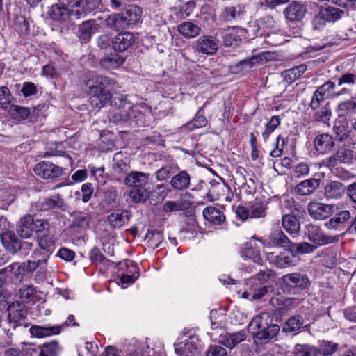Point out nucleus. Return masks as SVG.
I'll list each match as a JSON object with an SVG mask.
<instances>
[{"label":"nucleus","mask_w":356,"mask_h":356,"mask_svg":"<svg viewBox=\"0 0 356 356\" xmlns=\"http://www.w3.org/2000/svg\"><path fill=\"white\" fill-rule=\"evenodd\" d=\"M118 82L109 76L94 71L85 72L80 79V88L94 108H102L111 104Z\"/></svg>","instance_id":"f257e3e1"},{"label":"nucleus","mask_w":356,"mask_h":356,"mask_svg":"<svg viewBox=\"0 0 356 356\" xmlns=\"http://www.w3.org/2000/svg\"><path fill=\"white\" fill-rule=\"evenodd\" d=\"M142 15L141 9L136 5H129L120 13L110 15L106 19V25L108 28L118 31L125 29L130 25L138 23Z\"/></svg>","instance_id":"f03ea898"},{"label":"nucleus","mask_w":356,"mask_h":356,"mask_svg":"<svg viewBox=\"0 0 356 356\" xmlns=\"http://www.w3.org/2000/svg\"><path fill=\"white\" fill-rule=\"evenodd\" d=\"M264 316L267 314H262L254 317L249 323L248 329L254 334L255 341L264 343L275 337L279 332L280 327L277 324L268 325L266 321L264 323Z\"/></svg>","instance_id":"7ed1b4c3"},{"label":"nucleus","mask_w":356,"mask_h":356,"mask_svg":"<svg viewBox=\"0 0 356 356\" xmlns=\"http://www.w3.org/2000/svg\"><path fill=\"white\" fill-rule=\"evenodd\" d=\"M281 284L284 292L298 294L300 291L309 289L311 282L307 274L294 272L283 275Z\"/></svg>","instance_id":"20e7f679"},{"label":"nucleus","mask_w":356,"mask_h":356,"mask_svg":"<svg viewBox=\"0 0 356 356\" xmlns=\"http://www.w3.org/2000/svg\"><path fill=\"white\" fill-rule=\"evenodd\" d=\"M0 239L6 250L13 255L21 252L23 255L26 256L33 247L31 243L20 240L15 233L10 230L1 233Z\"/></svg>","instance_id":"39448f33"},{"label":"nucleus","mask_w":356,"mask_h":356,"mask_svg":"<svg viewBox=\"0 0 356 356\" xmlns=\"http://www.w3.org/2000/svg\"><path fill=\"white\" fill-rule=\"evenodd\" d=\"M70 7L71 17L79 19L85 17L101 4V0H58Z\"/></svg>","instance_id":"423d86ee"},{"label":"nucleus","mask_w":356,"mask_h":356,"mask_svg":"<svg viewBox=\"0 0 356 356\" xmlns=\"http://www.w3.org/2000/svg\"><path fill=\"white\" fill-rule=\"evenodd\" d=\"M74 327L79 326L76 323L74 316L70 315L64 323L54 326H39L32 325L30 328L31 334L38 338H43L46 337H50L53 335L59 334L63 327Z\"/></svg>","instance_id":"0eeeda50"},{"label":"nucleus","mask_w":356,"mask_h":356,"mask_svg":"<svg viewBox=\"0 0 356 356\" xmlns=\"http://www.w3.org/2000/svg\"><path fill=\"white\" fill-rule=\"evenodd\" d=\"M32 207L38 211L60 209L65 211L67 205L60 195L57 194L47 197H42L32 204Z\"/></svg>","instance_id":"6e6552de"},{"label":"nucleus","mask_w":356,"mask_h":356,"mask_svg":"<svg viewBox=\"0 0 356 356\" xmlns=\"http://www.w3.org/2000/svg\"><path fill=\"white\" fill-rule=\"evenodd\" d=\"M192 48L197 53L213 55L218 49V40L211 35H202L192 44Z\"/></svg>","instance_id":"1a4fd4ad"},{"label":"nucleus","mask_w":356,"mask_h":356,"mask_svg":"<svg viewBox=\"0 0 356 356\" xmlns=\"http://www.w3.org/2000/svg\"><path fill=\"white\" fill-rule=\"evenodd\" d=\"M306 234L308 239L316 245L330 244L339 241V236H329L325 234L318 226L309 224L306 227Z\"/></svg>","instance_id":"9d476101"},{"label":"nucleus","mask_w":356,"mask_h":356,"mask_svg":"<svg viewBox=\"0 0 356 356\" xmlns=\"http://www.w3.org/2000/svg\"><path fill=\"white\" fill-rule=\"evenodd\" d=\"M309 214L315 220H323L330 217L337 207L334 204L311 202L307 207Z\"/></svg>","instance_id":"9b49d317"},{"label":"nucleus","mask_w":356,"mask_h":356,"mask_svg":"<svg viewBox=\"0 0 356 356\" xmlns=\"http://www.w3.org/2000/svg\"><path fill=\"white\" fill-rule=\"evenodd\" d=\"M35 173L43 179H55L59 177L63 172V168L58 166L53 163L43 161L35 165Z\"/></svg>","instance_id":"f8f14e48"},{"label":"nucleus","mask_w":356,"mask_h":356,"mask_svg":"<svg viewBox=\"0 0 356 356\" xmlns=\"http://www.w3.org/2000/svg\"><path fill=\"white\" fill-rule=\"evenodd\" d=\"M26 308V305L19 301L13 302L9 305L8 318L10 324L13 325L14 329L21 325V321L26 318L27 311Z\"/></svg>","instance_id":"ddd939ff"},{"label":"nucleus","mask_w":356,"mask_h":356,"mask_svg":"<svg viewBox=\"0 0 356 356\" xmlns=\"http://www.w3.org/2000/svg\"><path fill=\"white\" fill-rule=\"evenodd\" d=\"M66 3L59 1L48 8L47 15L54 22L63 24L71 17L70 10Z\"/></svg>","instance_id":"4468645a"},{"label":"nucleus","mask_w":356,"mask_h":356,"mask_svg":"<svg viewBox=\"0 0 356 356\" xmlns=\"http://www.w3.org/2000/svg\"><path fill=\"white\" fill-rule=\"evenodd\" d=\"M266 254L267 260L278 268H287L296 264V257L290 254L288 248L279 254H275L273 252H266Z\"/></svg>","instance_id":"2eb2a0df"},{"label":"nucleus","mask_w":356,"mask_h":356,"mask_svg":"<svg viewBox=\"0 0 356 356\" xmlns=\"http://www.w3.org/2000/svg\"><path fill=\"white\" fill-rule=\"evenodd\" d=\"M353 158V151L342 147L337 152L330 157L323 160V163L327 167H334L338 163H347L351 161Z\"/></svg>","instance_id":"dca6fc26"},{"label":"nucleus","mask_w":356,"mask_h":356,"mask_svg":"<svg viewBox=\"0 0 356 356\" xmlns=\"http://www.w3.org/2000/svg\"><path fill=\"white\" fill-rule=\"evenodd\" d=\"M350 220V213L348 210H343L331 218L325 223V226L328 229H334L343 231L348 227Z\"/></svg>","instance_id":"f3484780"},{"label":"nucleus","mask_w":356,"mask_h":356,"mask_svg":"<svg viewBox=\"0 0 356 356\" xmlns=\"http://www.w3.org/2000/svg\"><path fill=\"white\" fill-rule=\"evenodd\" d=\"M96 31V21L95 19L86 20L78 25L76 35L81 43L86 44L90 41Z\"/></svg>","instance_id":"a211bd4d"},{"label":"nucleus","mask_w":356,"mask_h":356,"mask_svg":"<svg viewBox=\"0 0 356 356\" xmlns=\"http://www.w3.org/2000/svg\"><path fill=\"white\" fill-rule=\"evenodd\" d=\"M135 37L130 32L120 33L112 40V47L115 51L123 52L133 45Z\"/></svg>","instance_id":"6ab92c4d"},{"label":"nucleus","mask_w":356,"mask_h":356,"mask_svg":"<svg viewBox=\"0 0 356 356\" xmlns=\"http://www.w3.org/2000/svg\"><path fill=\"white\" fill-rule=\"evenodd\" d=\"M149 174L134 171L126 176L124 183L131 188H138L145 187L149 181Z\"/></svg>","instance_id":"aec40b11"},{"label":"nucleus","mask_w":356,"mask_h":356,"mask_svg":"<svg viewBox=\"0 0 356 356\" xmlns=\"http://www.w3.org/2000/svg\"><path fill=\"white\" fill-rule=\"evenodd\" d=\"M33 216L26 214L20 218L16 224V232L20 238H29L33 235Z\"/></svg>","instance_id":"412c9836"},{"label":"nucleus","mask_w":356,"mask_h":356,"mask_svg":"<svg viewBox=\"0 0 356 356\" xmlns=\"http://www.w3.org/2000/svg\"><path fill=\"white\" fill-rule=\"evenodd\" d=\"M306 8L300 2L293 1L284 10V15L287 20L291 22L300 21L306 13Z\"/></svg>","instance_id":"4be33fe9"},{"label":"nucleus","mask_w":356,"mask_h":356,"mask_svg":"<svg viewBox=\"0 0 356 356\" xmlns=\"http://www.w3.org/2000/svg\"><path fill=\"white\" fill-rule=\"evenodd\" d=\"M334 140L328 134H321L316 136L314 140L315 149L320 154L330 152L334 146Z\"/></svg>","instance_id":"5701e85b"},{"label":"nucleus","mask_w":356,"mask_h":356,"mask_svg":"<svg viewBox=\"0 0 356 356\" xmlns=\"http://www.w3.org/2000/svg\"><path fill=\"white\" fill-rule=\"evenodd\" d=\"M321 179L310 178L300 182L295 187V192L299 195H309L319 188Z\"/></svg>","instance_id":"b1692460"},{"label":"nucleus","mask_w":356,"mask_h":356,"mask_svg":"<svg viewBox=\"0 0 356 356\" xmlns=\"http://www.w3.org/2000/svg\"><path fill=\"white\" fill-rule=\"evenodd\" d=\"M344 14L343 10L332 6H321L318 13L321 19L328 22H334L340 19Z\"/></svg>","instance_id":"393cba45"},{"label":"nucleus","mask_w":356,"mask_h":356,"mask_svg":"<svg viewBox=\"0 0 356 356\" xmlns=\"http://www.w3.org/2000/svg\"><path fill=\"white\" fill-rule=\"evenodd\" d=\"M264 54L262 55L259 54L256 56H252L251 57H248L238 62L235 64L232 67L234 69V72L235 73H243L249 71L252 67H254L255 65L259 63L263 60V57Z\"/></svg>","instance_id":"a878e982"},{"label":"nucleus","mask_w":356,"mask_h":356,"mask_svg":"<svg viewBox=\"0 0 356 356\" xmlns=\"http://www.w3.org/2000/svg\"><path fill=\"white\" fill-rule=\"evenodd\" d=\"M202 214L205 220L215 225H220L225 220L223 212L213 206H209L204 209Z\"/></svg>","instance_id":"bb28decb"},{"label":"nucleus","mask_w":356,"mask_h":356,"mask_svg":"<svg viewBox=\"0 0 356 356\" xmlns=\"http://www.w3.org/2000/svg\"><path fill=\"white\" fill-rule=\"evenodd\" d=\"M246 332L241 330L234 333H226L221 335L220 343L229 349H232L241 342L246 339Z\"/></svg>","instance_id":"cd10ccee"},{"label":"nucleus","mask_w":356,"mask_h":356,"mask_svg":"<svg viewBox=\"0 0 356 356\" xmlns=\"http://www.w3.org/2000/svg\"><path fill=\"white\" fill-rule=\"evenodd\" d=\"M268 243L273 246L288 250L292 245V241L282 230L271 232L268 236Z\"/></svg>","instance_id":"c85d7f7f"},{"label":"nucleus","mask_w":356,"mask_h":356,"mask_svg":"<svg viewBox=\"0 0 356 356\" xmlns=\"http://www.w3.org/2000/svg\"><path fill=\"white\" fill-rule=\"evenodd\" d=\"M130 216L127 209H117L108 216V222L112 227L119 228L129 222Z\"/></svg>","instance_id":"c756f323"},{"label":"nucleus","mask_w":356,"mask_h":356,"mask_svg":"<svg viewBox=\"0 0 356 356\" xmlns=\"http://www.w3.org/2000/svg\"><path fill=\"white\" fill-rule=\"evenodd\" d=\"M124 62L122 56L116 53L105 54L99 60V65L105 70L116 69Z\"/></svg>","instance_id":"7c9ffc66"},{"label":"nucleus","mask_w":356,"mask_h":356,"mask_svg":"<svg viewBox=\"0 0 356 356\" xmlns=\"http://www.w3.org/2000/svg\"><path fill=\"white\" fill-rule=\"evenodd\" d=\"M170 185L177 191L186 190L190 187L191 176L186 170H182L172 177Z\"/></svg>","instance_id":"2f4dec72"},{"label":"nucleus","mask_w":356,"mask_h":356,"mask_svg":"<svg viewBox=\"0 0 356 356\" xmlns=\"http://www.w3.org/2000/svg\"><path fill=\"white\" fill-rule=\"evenodd\" d=\"M304 320L302 316L295 315L289 318L284 323L282 331L284 332H293L298 331L301 327L305 330H309L310 325H305L303 326Z\"/></svg>","instance_id":"473e14b6"},{"label":"nucleus","mask_w":356,"mask_h":356,"mask_svg":"<svg viewBox=\"0 0 356 356\" xmlns=\"http://www.w3.org/2000/svg\"><path fill=\"white\" fill-rule=\"evenodd\" d=\"M177 31L186 38H193L201 32V28L191 22H184L177 26Z\"/></svg>","instance_id":"72a5a7b5"},{"label":"nucleus","mask_w":356,"mask_h":356,"mask_svg":"<svg viewBox=\"0 0 356 356\" xmlns=\"http://www.w3.org/2000/svg\"><path fill=\"white\" fill-rule=\"evenodd\" d=\"M240 253L242 257L251 259L254 263L261 264L263 261L259 248L252 246L250 243H246L241 248Z\"/></svg>","instance_id":"f704fd0d"},{"label":"nucleus","mask_w":356,"mask_h":356,"mask_svg":"<svg viewBox=\"0 0 356 356\" xmlns=\"http://www.w3.org/2000/svg\"><path fill=\"white\" fill-rule=\"evenodd\" d=\"M339 348V343L326 340L320 341L316 346L318 356H332Z\"/></svg>","instance_id":"c9c22d12"},{"label":"nucleus","mask_w":356,"mask_h":356,"mask_svg":"<svg viewBox=\"0 0 356 356\" xmlns=\"http://www.w3.org/2000/svg\"><path fill=\"white\" fill-rule=\"evenodd\" d=\"M284 229L291 234H298L300 229L299 220L293 215H284L282 220Z\"/></svg>","instance_id":"e433bc0d"},{"label":"nucleus","mask_w":356,"mask_h":356,"mask_svg":"<svg viewBox=\"0 0 356 356\" xmlns=\"http://www.w3.org/2000/svg\"><path fill=\"white\" fill-rule=\"evenodd\" d=\"M344 192L343 184L339 181H331L325 187V195L327 198H340Z\"/></svg>","instance_id":"4c0bfd02"},{"label":"nucleus","mask_w":356,"mask_h":356,"mask_svg":"<svg viewBox=\"0 0 356 356\" xmlns=\"http://www.w3.org/2000/svg\"><path fill=\"white\" fill-rule=\"evenodd\" d=\"M152 194L151 191L145 187L131 188L129 192V197L134 203H145Z\"/></svg>","instance_id":"58836bf2"},{"label":"nucleus","mask_w":356,"mask_h":356,"mask_svg":"<svg viewBox=\"0 0 356 356\" xmlns=\"http://www.w3.org/2000/svg\"><path fill=\"white\" fill-rule=\"evenodd\" d=\"M59 344L57 341H51L38 347L34 351L38 356H57Z\"/></svg>","instance_id":"ea45409f"},{"label":"nucleus","mask_w":356,"mask_h":356,"mask_svg":"<svg viewBox=\"0 0 356 356\" xmlns=\"http://www.w3.org/2000/svg\"><path fill=\"white\" fill-rule=\"evenodd\" d=\"M316 246L307 242H302L299 243H292L291 248L289 252L296 257L300 254L312 253L316 249Z\"/></svg>","instance_id":"a19ab883"},{"label":"nucleus","mask_w":356,"mask_h":356,"mask_svg":"<svg viewBox=\"0 0 356 356\" xmlns=\"http://www.w3.org/2000/svg\"><path fill=\"white\" fill-rule=\"evenodd\" d=\"M91 217L88 213H79L75 216L70 228L72 229H80L85 231L90 226Z\"/></svg>","instance_id":"79ce46f5"},{"label":"nucleus","mask_w":356,"mask_h":356,"mask_svg":"<svg viewBox=\"0 0 356 356\" xmlns=\"http://www.w3.org/2000/svg\"><path fill=\"white\" fill-rule=\"evenodd\" d=\"M295 356H318L316 346L309 343H298L294 346Z\"/></svg>","instance_id":"37998d69"},{"label":"nucleus","mask_w":356,"mask_h":356,"mask_svg":"<svg viewBox=\"0 0 356 356\" xmlns=\"http://www.w3.org/2000/svg\"><path fill=\"white\" fill-rule=\"evenodd\" d=\"M203 107H201L195 116L187 124L184 125V128L188 130L192 131L195 129L204 127L207 124V120L205 116L202 113Z\"/></svg>","instance_id":"c03bdc74"},{"label":"nucleus","mask_w":356,"mask_h":356,"mask_svg":"<svg viewBox=\"0 0 356 356\" xmlns=\"http://www.w3.org/2000/svg\"><path fill=\"white\" fill-rule=\"evenodd\" d=\"M248 284H250V295L252 300H259L263 298L268 292L270 288L268 286H264L259 282H249Z\"/></svg>","instance_id":"a18cd8bd"},{"label":"nucleus","mask_w":356,"mask_h":356,"mask_svg":"<svg viewBox=\"0 0 356 356\" xmlns=\"http://www.w3.org/2000/svg\"><path fill=\"white\" fill-rule=\"evenodd\" d=\"M281 118L278 115H273L270 118L269 122L265 125V130L262 133V138L266 141L270 135L280 126Z\"/></svg>","instance_id":"49530a36"},{"label":"nucleus","mask_w":356,"mask_h":356,"mask_svg":"<svg viewBox=\"0 0 356 356\" xmlns=\"http://www.w3.org/2000/svg\"><path fill=\"white\" fill-rule=\"evenodd\" d=\"M148 246L152 249L159 247L163 240V233L161 231H148L145 236Z\"/></svg>","instance_id":"de8ad7c7"},{"label":"nucleus","mask_w":356,"mask_h":356,"mask_svg":"<svg viewBox=\"0 0 356 356\" xmlns=\"http://www.w3.org/2000/svg\"><path fill=\"white\" fill-rule=\"evenodd\" d=\"M37 238L38 245L41 249L47 252H51L54 250V239L52 236L46 232L38 236Z\"/></svg>","instance_id":"09e8293b"},{"label":"nucleus","mask_w":356,"mask_h":356,"mask_svg":"<svg viewBox=\"0 0 356 356\" xmlns=\"http://www.w3.org/2000/svg\"><path fill=\"white\" fill-rule=\"evenodd\" d=\"M10 115L15 120H23L27 118L30 114V110L28 108L12 105L9 109Z\"/></svg>","instance_id":"8fccbe9b"},{"label":"nucleus","mask_w":356,"mask_h":356,"mask_svg":"<svg viewBox=\"0 0 356 356\" xmlns=\"http://www.w3.org/2000/svg\"><path fill=\"white\" fill-rule=\"evenodd\" d=\"M117 197L118 193L116 190L114 188L111 187L104 192L102 202L106 207L113 208L117 204Z\"/></svg>","instance_id":"3c124183"},{"label":"nucleus","mask_w":356,"mask_h":356,"mask_svg":"<svg viewBox=\"0 0 356 356\" xmlns=\"http://www.w3.org/2000/svg\"><path fill=\"white\" fill-rule=\"evenodd\" d=\"M335 88L336 85L334 82L327 81L319 86L316 90L326 99H328L330 97H336Z\"/></svg>","instance_id":"603ef678"},{"label":"nucleus","mask_w":356,"mask_h":356,"mask_svg":"<svg viewBox=\"0 0 356 356\" xmlns=\"http://www.w3.org/2000/svg\"><path fill=\"white\" fill-rule=\"evenodd\" d=\"M241 39L239 35L234 33V29H229L223 35V45L225 47H232L237 45Z\"/></svg>","instance_id":"864d4df0"},{"label":"nucleus","mask_w":356,"mask_h":356,"mask_svg":"<svg viewBox=\"0 0 356 356\" xmlns=\"http://www.w3.org/2000/svg\"><path fill=\"white\" fill-rule=\"evenodd\" d=\"M185 202L183 200L167 201L163 205L165 212L180 211L186 209Z\"/></svg>","instance_id":"5fc2aeb1"},{"label":"nucleus","mask_w":356,"mask_h":356,"mask_svg":"<svg viewBox=\"0 0 356 356\" xmlns=\"http://www.w3.org/2000/svg\"><path fill=\"white\" fill-rule=\"evenodd\" d=\"M195 7V2L194 1H188L180 6L179 10L176 13V16L185 19L192 13Z\"/></svg>","instance_id":"6e6d98bb"},{"label":"nucleus","mask_w":356,"mask_h":356,"mask_svg":"<svg viewBox=\"0 0 356 356\" xmlns=\"http://www.w3.org/2000/svg\"><path fill=\"white\" fill-rule=\"evenodd\" d=\"M266 207L261 202H257L250 207V218H261L266 215Z\"/></svg>","instance_id":"4d7b16f0"},{"label":"nucleus","mask_w":356,"mask_h":356,"mask_svg":"<svg viewBox=\"0 0 356 356\" xmlns=\"http://www.w3.org/2000/svg\"><path fill=\"white\" fill-rule=\"evenodd\" d=\"M11 94L6 86L0 88V108L7 109L11 102Z\"/></svg>","instance_id":"13d9d810"},{"label":"nucleus","mask_w":356,"mask_h":356,"mask_svg":"<svg viewBox=\"0 0 356 356\" xmlns=\"http://www.w3.org/2000/svg\"><path fill=\"white\" fill-rule=\"evenodd\" d=\"M173 168L170 164L161 167L156 172V177L158 181H164L170 178L173 174Z\"/></svg>","instance_id":"bf43d9fd"},{"label":"nucleus","mask_w":356,"mask_h":356,"mask_svg":"<svg viewBox=\"0 0 356 356\" xmlns=\"http://www.w3.org/2000/svg\"><path fill=\"white\" fill-rule=\"evenodd\" d=\"M49 225L43 219H33V232H35L37 236L47 232Z\"/></svg>","instance_id":"052dcab7"},{"label":"nucleus","mask_w":356,"mask_h":356,"mask_svg":"<svg viewBox=\"0 0 356 356\" xmlns=\"http://www.w3.org/2000/svg\"><path fill=\"white\" fill-rule=\"evenodd\" d=\"M328 103L326 104V106H323L320 108V110L317 111L314 115V118L316 121H322L326 122L330 120V117L331 115V111L330 108L327 107Z\"/></svg>","instance_id":"680f3d73"},{"label":"nucleus","mask_w":356,"mask_h":356,"mask_svg":"<svg viewBox=\"0 0 356 356\" xmlns=\"http://www.w3.org/2000/svg\"><path fill=\"white\" fill-rule=\"evenodd\" d=\"M47 262L46 259H40L37 261H27V262L22 263V271L24 274L26 272H33L37 269V268L42 264H45Z\"/></svg>","instance_id":"e2e57ef3"},{"label":"nucleus","mask_w":356,"mask_h":356,"mask_svg":"<svg viewBox=\"0 0 356 356\" xmlns=\"http://www.w3.org/2000/svg\"><path fill=\"white\" fill-rule=\"evenodd\" d=\"M309 167L307 163H300L294 167L293 176L296 178L304 177L309 173Z\"/></svg>","instance_id":"0e129e2a"},{"label":"nucleus","mask_w":356,"mask_h":356,"mask_svg":"<svg viewBox=\"0 0 356 356\" xmlns=\"http://www.w3.org/2000/svg\"><path fill=\"white\" fill-rule=\"evenodd\" d=\"M206 356H229L227 350L221 346L211 345L206 352Z\"/></svg>","instance_id":"69168bd1"},{"label":"nucleus","mask_w":356,"mask_h":356,"mask_svg":"<svg viewBox=\"0 0 356 356\" xmlns=\"http://www.w3.org/2000/svg\"><path fill=\"white\" fill-rule=\"evenodd\" d=\"M89 257L92 263H104L107 260L97 247H94L91 249L89 253Z\"/></svg>","instance_id":"338daca9"},{"label":"nucleus","mask_w":356,"mask_h":356,"mask_svg":"<svg viewBox=\"0 0 356 356\" xmlns=\"http://www.w3.org/2000/svg\"><path fill=\"white\" fill-rule=\"evenodd\" d=\"M272 275V270H260L254 277L250 280V283L259 282V284H264L269 280L270 276Z\"/></svg>","instance_id":"774afa93"}]
</instances>
